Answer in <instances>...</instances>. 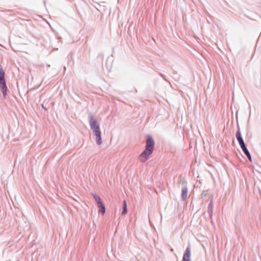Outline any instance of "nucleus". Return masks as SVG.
<instances>
[{"instance_id": "nucleus-9", "label": "nucleus", "mask_w": 261, "mask_h": 261, "mask_svg": "<svg viewBox=\"0 0 261 261\" xmlns=\"http://www.w3.org/2000/svg\"><path fill=\"white\" fill-rule=\"evenodd\" d=\"M187 194H188V189L187 187H186L185 188H184L182 190L181 196H182V198L184 200H186V199L187 198Z\"/></svg>"}, {"instance_id": "nucleus-8", "label": "nucleus", "mask_w": 261, "mask_h": 261, "mask_svg": "<svg viewBox=\"0 0 261 261\" xmlns=\"http://www.w3.org/2000/svg\"><path fill=\"white\" fill-rule=\"evenodd\" d=\"M99 210V213H101L102 215H104L106 213V208L103 203L97 205Z\"/></svg>"}, {"instance_id": "nucleus-5", "label": "nucleus", "mask_w": 261, "mask_h": 261, "mask_svg": "<svg viewBox=\"0 0 261 261\" xmlns=\"http://www.w3.org/2000/svg\"><path fill=\"white\" fill-rule=\"evenodd\" d=\"M94 133V135L96 137V141L98 145H100L102 144V139H101V132L99 129L93 131Z\"/></svg>"}, {"instance_id": "nucleus-1", "label": "nucleus", "mask_w": 261, "mask_h": 261, "mask_svg": "<svg viewBox=\"0 0 261 261\" xmlns=\"http://www.w3.org/2000/svg\"><path fill=\"white\" fill-rule=\"evenodd\" d=\"M154 142L150 136H148L146 140L145 149L140 155L139 159L141 162H145L152 153L154 150Z\"/></svg>"}, {"instance_id": "nucleus-3", "label": "nucleus", "mask_w": 261, "mask_h": 261, "mask_svg": "<svg viewBox=\"0 0 261 261\" xmlns=\"http://www.w3.org/2000/svg\"><path fill=\"white\" fill-rule=\"evenodd\" d=\"M0 89L5 97L7 94V87L5 80V72L1 66H0Z\"/></svg>"}, {"instance_id": "nucleus-7", "label": "nucleus", "mask_w": 261, "mask_h": 261, "mask_svg": "<svg viewBox=\"0 0 261 261\" xmlns=\"http://www.w3.org/2000/svg\"><path fill=\"white\" fill-rule=\"evenodd\" d=\"M93 197L96 201L97 205L103 203L100 197L97 194H93Z\"/></svg>"}, {"instance_id": "nucleus-2", "label": "nucleus", "mask_w": 261, "mask_h": 261, "mask_svg": "<svg viewBox=\"0 0 261 261\" xmlns=\"http://www.w3.org/2000/svg\"><path fill=\"white\" fill-rule=\"evenodd\" d=\"M236 137L244 153L246 155L249 161H251V158L248 149H247L243 138L241 136L240 130L239 129L236 133Z\"/></svg>"}, {"instance_id": "nucleus-10", "label": "nucleus", "mask_w": 261, "mask_h": 261, "mask_svg": "<svg viewBox=\"0 0 261 261\" xmlns=\"http://www.w3.org/2000/svg\"><path fill=\"white\" fill-rule=\"evenodd\" d=\"M123 210L122 212V215L123 216H125L127 214V203L125 200H124L123 202Z\"/></svg>"}, {"instance_id": "nucleus-4", "label": "nucleus", "mask_w": 261, "mask_h": 261, "mask_svg": "<svg viewBox=\"0 0 261 261\" xmlns=\"http://www.w3.org/2000/svg\"><path fill=\"white\" fill-rule=\"evenodd\" d=\"M90 125L91 128L93 131L99 129V125L97 121V120L93 118V117H91L90 121Z\"/></svg>"}, {"instance_id": "nucleus-6", "label": "nucleus", "mask_w": 261, "mask_h": 261, "mask_svg": "<svg viewBox=\"0 0 261 261\" xmlns=\"http://www.w3.org/2000/svg\"><path fill=\"white\" fill-rule=\"evenodd\" d=\"M190 254H191V251L190 248H187L186 250V252L184 255L183 256V260H186L187 261H190Z\"/></svg>"}]
</instances>
